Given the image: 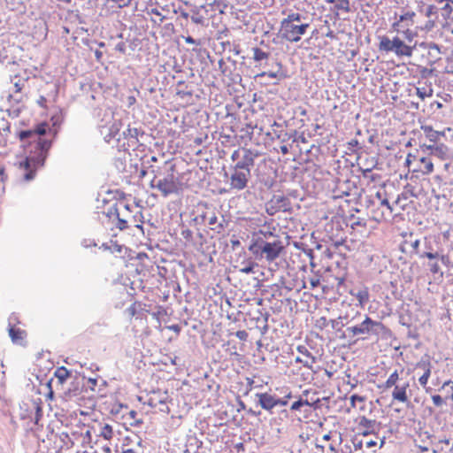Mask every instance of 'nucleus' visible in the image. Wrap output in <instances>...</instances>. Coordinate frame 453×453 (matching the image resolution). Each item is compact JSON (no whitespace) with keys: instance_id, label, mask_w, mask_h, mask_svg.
I'll return each mask as SVG.
<instances>
[{"instance_id":"obj_28","label":"nucleus","mask_w":453,"mask_h":453,"mask_svg":"<svg viewBox=\"0 0 453 453\" xmlns=\"http://www.w3.org/2000/svg\"><path fill=\"white\" fill-rule=\"evenodd\" d=\"M452 4L450 0H448L442 7H439L440 11H441V16L445 19H449L453 12Z\"/></svg>"},{"instance_id":"obj_4","label":"nucleus","mask_w":453,"mask_h":453,"mask_svg":"<svg viewBox=\"0 0 453 453\" xmlns=\"http://www.w3.org/2000/svg\"><path fill=\"white\" fill-rule=\"evenodd\" d=\"M414 47L407 45L398 36H395L392 40L388 36H382L379 44L380 50L394 52L397 57H411Z\"/></svg>"},{"instance_id":"obj_54","label":"nucleus","mask_w":453,"mask_h":453,"mask_svg":"<svg viewBox=\"0 0 453 453\" xmlns=\"http://www.w3.org/2000/svg\"><path fill=\"white\" fill-rule=\"evenodd\" d=\"M432 401L434 404L437 407H441L445 403L443 398L440 395H432Z\"/></svg>"},{"instance_id":"obj_35","label":"nucleus","mask_w":453,"mask_h":453,"mask_svg":"<svg viewBox=\"0 0 453 453\" xmlns=\"http://www.w3.org/2000/svg\"><path fill=\"white\" fill-rule=\"evenodd\" d=\"M344 318L342 317H339L338 319H332L330 322H331V326H332V328L336 330L337 332H343L342 331V327L345 326V324L342 322V319Z\"/></svg>"},{"instance_id":"obj_32","label":"nucleus","mask_w":453,"mask_h":453,"mask_svg":"<svg viewBox=\"0 0 453 453\" xmlns=\"http://www.w3.org/2000/svg\"><path fill=\"white\" fill-rule=\"evenodd\" d=\"M307 405H310V401H308L306 399L304 400L302 397H299L298 400L295 401L291 404L290 410L291 411H300L303 406H307Z\"/></svg>"},{"instance_id":"obj_17","label":"nucleus","mask_w":453,"mask_h":453,"mask_svg":"<svg viewBox=\"0 0 453 453\" xmlns=\"http://www.w3.org/2000/svg\"><path fill=\"white\" fill-rule=\"evenodd\" d=\"M373 337H376L377 340L379 338L388 340L393 337V332L382 322L375 320Z\"/></svg>"},{"instance_id":"obj_1","label":"nucleus","mask_w":453,"mask_h":453,"mask_svg":"<svg viewBox=\"0 0 453 453\" xmlns=\"http://www.w3.org/2000/svg\"><path fill=\"white\" fill-rule=\"evenodd\" d=\"M52 127L46 121H41L32 128L17 133L21 146L28 153L19 162L20 178L24 181L35 179L37 170L45 164L50 149L56 139L58 128L64 121L62 109H58L51 116Z\"/></svg>"},{"instance_id":"obj_16","label":"nucleus","mask_w":453,"mask_h":453,"mask_svg":"<svg viewBox=\"0 0 453 453\" xmlns=\"http://www.w3.org/2000/svg\"><path fill=\"white\" fill-rule=\"evenodd\" d=\"M440 8L435 4H426L423 2L418 4V12L424 14L426 18L438 19Z\"/></svg>"},{"instance_id":"obj_55","label":"nucleus","mask_w":453,"mask_h":453,"mask_svg":"<svg viewBox=\"0 0 453 453\" xmlns=\"http://www.w3.org/2000/svg\"><path fill=\"white\" fill-rule=\"evenodd\" d=\"M225 226H226V220H225L224 217L222 216L221 222L217 223V225L215 226L211 227V229L219 234L222 231H224Z\"/></svg>"},{"instance_id":"obj_59","label":"nucleus","mask_w":453,"mask_h":453,"mask_svg":"<svg viewBox=\"0 0 453 453\" xmlns=\"http://www.w3.org/2000/svg\"><path fill=\"white\" fill-rule=\"evenodd\" d=\"M254 265L250 264L240 269V272L245 274H250L254 273Z\"/></svg>"},{"instance_id":"obj_52","label":"nucleus","mask_w":453,"mask_h":453,"mask_svg":"<svg viewBox=\"0 0 453 453\" xmlns=\"http://www.w3.org/2000/svg\"><path fill=\"white\" fill-rule=\"evenodd\" d=\"M190 19L193 23L197 24V25H203V21H204V18L202 15H200L198 12L193 14L190 17Z\"/></svg>"},{"instance_id":"obj_46","label":"nucleus","mask_w":453,"mask_h":453,"mask_svg":"<svg viewBox=\"0 0 453 453\" xmlns=\"http://www.w3.org/2000/svg\"><path fill=\"white\" fill-rule=\"evenodd\" d=\"M420 258L426 257L429 260H434L439 258V253L438 252H432V251H424L421 254H419Z\"/></svg>"},{"instance_id":"obj_48","label":"nucleus","mask_w":453,"mask_h":453,"mask_svg":"<svg viewBox=\"0 0 453 453\" xmlns=\"http://www.w3.org/2000/svg\"><path fill=\"white\" fill-rule=\"evenodd\" d=\"M380 204L387 209L388 211V214H391L394 211L393 205L389 203L388 199L387 197H384L380 202Z\"/></svg>"},{"instance_id":"obj_30","label":"nucleus","mask_w":453,"mask_h":453,"mask_svg":"<svg viewBox=\"0 0 453 453\" xmlns=\"http://www.w3.org/2000/svg\"><path fill=\"white\" fill-rule=\"evenodd\" d=\"M334 8L338 11H343L347 13L350 12V4L349 0H337Z\"/></svg>"},{"instance_id":"obj_60","label":"nucleus","mask_w":453,"mask_h":453,"mask_svg":"<svg viewBox=\"0 0 453 453\" xmlns=\"http://www.w3.org/2000/svg\"><path fill=\"white\" fill-rule=\"evenodd\" d=\"M176 95L184 98L186 96H192L193 92L186 89H177Z\"/></svg>"},{"instance_id":"obj_2","label":"nucleus","mask_w":453,"mask_h":453,"mask_svg":"<svg viewBox=\"0 0 453 453\" xmlns=\"http://www.w3.org/2000/svg\"><path fill=\"white\" fill-rule=\"evenodd\" d=\"M284 250L285 246L280 238L266 240L264 237H253L249 246V250L257 259H265L269 263L277 259Z\"/></svg>"},{"instance_id":"obj_53","label":"nucleus","mask_w":453,"mask_h":453,"mask_svg":"<svg viewBox=\"0 0 453 453\" xmlns=\"http://www.w3.org/2000/svg\"><path fill=\"white\" fill-rule=\"evenodd\" d=\"M352 443L355 450H359L363 448V441L359 439L357 435L354 436Z\"/></svg>"},{"instance_id":"obj_50","label":"nucleus","mask_w":453,"mask_h":453,"mask_svg":"<svg viewBox=\"0 0 453 453\" xmlns=\"http://www.w3.org/2000/svg\"><path fill=\"white\" fill-rule=\"evenodd\" d=\"M431 375V372L426 371L418 379V382L419 384L422 386V387H426L427 382H428V379Z\"/></svg>"},{"instance_id":"obj_38","label":"nucleus","mask_w":453,"mask_h":453,"mask_svg":"<svg viewBox=\"0 0 453 453\" xmlns=\"http://www.w3.org/2000/svg\"><path fill=\"white\" fill-rule=\"evenodd\" d=\"M416 16L414 12H406L399 16L398 22L411 21L413 24V18Z\"/></svg>"},{"instance_id":"obj_36","label":"nucleus","mask_w":453,"mask_h":453,"mask_svg":"<svg viewBox=\"0 0 453 453\" xmlns=\"http://www.w3.org/2000/svg\"><path fill=\"white\" fill-rule=\"evenodd\" d=\"M81 390L78 386H73L72 388H69L66 391H65V397L71 398L73 396H77L81 394Z\"/></svg>"},{"instance_id":"obj_37","label":"nucleus","mask_w":453,"mask_h":453,"mask_svg":"<svg viewBox=\"0 0 453 453\" xmlns=\"http://www.w3.org/2000/svg\"><path fill=\"white\" fill-rule=\"evenodd\" d=\"M420 47H423L424 49H427L429 50V53H432V50L437 51V53H441L440 46L436 44L435 42H422L420 43Z\"/></svg>"},{"instance_id":"obj_23","label":"nucleus","mask_w":453,"mask_h":453,"mask_svg":"<svg viewBox=\"0 0 453 453\" xmlns=\"http://www.w3.org/2000/svg\"><path fill=\"white\" fill-rule=\"evenodd\" d=\"M268 78V79H275L276 81H280L284 78V75L282 73L277 72H262L261 73H258L256 75L255 79L258 81L260 83H263V79Z\"/></svg>"},{"instance_id":"obj_33","label":"nucleus","mask_w":453,"mask_h":453,"mask_svg":"<svg viewBox=\"0 0 453 453\" xmlns=\"http://www.w3.org/2000/svg\"><path fill=\"white\" fill-rule=\"evenodd\" d=\"M106 217L112 218V217H119V211L118 209V203L114 202L107 210L106 212H104Z\"/></svg>"},{"instance_id":"obj_57","label":"nucleus","mask_w":453,"mask_h":453,"mask_svg":"<svg viewBox=\"0 0 453 453\" xmlns=\"http://www.w3.org/2000/svg\"><path fill=\"white\" fill-rule=\"evenodd\" d=\"M309 282L311 284V288L313 289L320 285V279L319 276H312L309 278Z\"/></svg>"},{"instance_id":"obj_42","label":"nucleus","mask_w":453,"mask_h":453,"mask_svg":"<svg viewBox=\"0 0 453 453\" xmlns=\"http://www.w3.org/2000/svg\"><path fill=\"white\" fill-rule=\"evenodd\" d=\"M137 415V412L135 411H129L128 416L130 418L133 419V421L129 422V425L132 426H138L142 424V419H136L135 417Z\"/></svg>"},{"instance_id":"obj_62","label":"nucleus","mask_w":453,"mask_h":453,"mask_svg":"<svg viewBox=\"0 0 453 453\" xmlns=\"http://www.w3.org/2000/svg\"><path fill=\"white\" fill-rule=\"evenodd\" d=\"M419 244H420L419 240H415V241H414V242H411V248H412V251H411V252H412V253H415L416 255H418V256H419V254H421V253L419 252V250H418V248H419Z\"/></svg>"},{"instance_id":"obj_29","label":"nucleus","mask_w":453,"mask_h":453,"mask_svg":"<svg viewBox=\"0 0 453 453\" xmlns=\"http://www.w3.org/2000/svg\"><path fill=\"white\" fill-rule=\"evenodd\" d=\"M398 380H399L398 372H397V371H395L394 372H392L389 375V377L386 380V382L384 384V388H390L392 387H395L396 386V382H397Z\"/></svg>"},{"instance_id":"obj_13","label":"nucleus","mask_w":453,"mask_h":453,"mask_svg":"<svg viewBox=\"0 0 453 453\" xmlns=\"http://www.w3.org/2000/svg\"><path fill=\"white\" fill-rule=\"evenodd\" d=\"M269 203L273 204L274 210H279L283 212L289 211L291 209L290 200L282 195H273Z\"/></svg>"},{"instance_id":"obj_58","label":"nucleus","mask_w":453,"mask_h":453,"mask_svg":"<svg viewBox=\"0 0 453 453\" xmlns=\"http://www.w3.org/2000/svg\"><path fill=\"white\" fill-rule=\"evenodd\" d=\"M235 336L241 340V341H247L248 337H249V334L247 333V331L245 330H238L236 333H235Z\"/></svg>"},{"instance_id":"obj_47","label":"nucleus","mask_w":453,"mask_h":453,"mask_svg":"<svg viewBox=\"0 0 453 453\" xmlns=\"http://www.w3.org/2000/svg\"><path fill=\"white\" fill-rule=\"evenodd\" d=\"M118 219L117 227L123 231L128 228L127 220L120 218V215L116 218Z\"/></svg>"},{"instance_id":"obj_15","label":"nucleus","mask_w":453,"mask_h":453,"mask_svg":"<svg viewBox=\"0 0 453 453\" xmlns=\"http://www.w3.org/2000/svg\"><path fill=\"white\" fill-rule=\"evenodd\" d=\"M139 134H143V132L136 127H128L122 132V139L127 141V146L135 145L138 142Z\"/></svg>"},{"instance_id":"obj_24","label":"nucleus","mask_w":453,"mask_h":453,"mask_svg":"<svg viewBox=\"0 0 453 453\" xmlns=\"http://www.w3.org/2000/svg\"><path fill=\"white\" fill-rule=\"evenodd\" d=\"M71 372L65 366L58 367L54 372V376L58 379L59 384H64L70 377Z\"/></svg>"},{"instance_id":"obj_61","label":"nucleus","mask_w":453,"mask_h":453,"mask_svg":"<svg viewBox=\"0 0 453 453\" xmlns=\"http://www.w3.org/2000/svg\"><path fill=\"white\" fill-rule=\"evenodd\" d=\"M125 408L126 410H127V405H123L121 403L118 404V405H114L112 408H111V413L113 414V415H118L121 409Z\"/></svg>"},{"instance_id":"obj_8","label":"nucleus","mask_w":453,"mask_h":453,"mask_svg":"<svg viewBox=\"0 0 453 453\" xmlns=\"http://www.w3.org/2000/svg\"><path fill=\"white\" fill-rule=\"evenodd\" d=\"M251 173L236 168H233L230 176V188L232 189L242 190L247 187Z\"/></svg>"},{"instance_id":"obj_5","label":"nucleus","mask_w":453,"mask_h":453,"mask_svg":"<svg viewBox=\"0 0 453 453\" xmlns=\"http://www.w3.org/2000/svg\"><path fill=\"white\" fill-rule=\"evenodd\" d=\"M375 320L372 319L368 315H365V319L355 326H350L346 328L340 338L347 336L362 335L359 339L365 340L368 337H373Z\"/></svg>"},{"instance_id":"obj_34","label":"nucleus","mask_w":453,"mask_h":453,"mask_svg":"<svg viewBox=\"0 0 453 453\" xmlns=\"http://www.w3.org/2000/svg\"><path fill=\"white\" fill-rule=\"evenodd\" d=\"M427 266L429 267V270L433 274H439L440 278L443 277V272L441 270L440 265L437 262H429L427 264Z\"/></svg>"},{"instance_id":"obj_45","label":"nucleus","mask_w":453,"mask_h":453,"mask_svg":"<svg viewBox=\"0 0 453 453\" xmlns=\"http://www.w3.org/2000/svg\"><path fill=\"white\" fill-rule=\"evenodd\" d=\"M256 237H264L266 240H273V238H280V236L275 235L271 231H263V230H260L259 234Z\"/></svg>"},{"instance_id":"obj_3","label":"nucleus","mask_w":453,"mask_h":453,"mask_svg":"<svg viewBox=\"0 0 453 453\" xmlns=\"http://www.w3.org/2000/svg\"><path fill=\"white\" fill-rule=\"evenodd\" d=\"M304 17L298 12L288 15L280 23V33L282 38L288 42H298L310 27L309 23H303Z\"/></svg>"},{"instance_id":"obj_27","label":"nucleus","mask_w":453,"mask_h":453,"mask_svg":"<svg viewBox=\"0 0 453 453\" xmlns=\"http://www.w3.org/2000/svg\"><path fill=\"white\" fill-rule=\"evenodd\" d=\"M253 52H254L253 59L256 62H261L265 59H267L269 57L268 52L264 51L262 49H260L258 47L253 48Z\"/></svg>"},{"instance_id":"obj_7","label":"nucleus","mask_w":453,"mask_h":453,"mask_svg":"<svg viewBox=\"0 0 453 453\" xmlns=\"http://www.w3.org/2000/svg\"><path fill=\"white\" fill-rule=\"evenodd\" d=\"M420 149L424 153L430 157H437L441 160H446L451 157L452 150L443 142L438 144H420Z\"/></svg>"},{"instance_id":"obj_18","label":"nucleus","mask_w":453,"mask_h":453,"mask_svg":"<svg viewBox=\"0 0 453 453\" xmlns=\"http://www.w3.org/2000/svg\"><path fill=\"white\" fill-rule=\"evenodd\" d=\"M409 386V382H404L402 385H396L392 392L393 399L401 403H406L408 401L407 389Z\"/></svg>"},{"instance_id":"obj_25","label":"nucleus","mask_w":453,"mask_h":453,"mask_svg":"<svg viewBox=\"0 0 453 453\" xmlns=\"http://www.w3.org/2000/svg\"><path fill=\"white\" fill-rule=\"evenodd\" d=\"M295 247L296 249L302 250V251L310 258L311 265L312 267H315V264L313 262V259H314V252H313V250L311 249L308 248L303 243L296 242L295 243Z\"/></svg>"},{"instance_id":"obj_9","label":"nucleus","mask_w":453,"mask_h":453,"mask_svg":"<svg viewBox=\"0 0 453 453\" xmlns=\"http://www.w3.org/2000/svg\"><path fill=\"white\" fill-rule=\"evenodd\" d=\"M242 156L234 166L236 169L250 173L251 167L254 166L255 158L258 156L257 151L250 149H242Z\"/></svg>"},{"instance_id":"obj_51","label":"nucleus","mask_w":453,"mask_h":453,"mask_svg":"<svg viewBox=\"0 0 453 453\" xmlns=\"http://www.w3.org/2000/svg\"><path fill=\"white\" fill-rule=\"evenodd\" d=\"M296 134H297V132L296 130H292L290 134L288 135V139H292L293 142H306V139L303 135H299L297 138H296Z\"/></svg>"},{"instance_id":"obj_21","label":"nucleus","mask_w":453,"mask_h":453,"mask_svg":"<svg viewBox=\"0 0 453 453\" xmlns=\"http://www.w3.org/2000/svg\"><path fill=\"white\" fill-rule=\"evenodd\" d=\"M370 161H371V163H372L371 167L364 168V167L360 166L358 168V171L361 172L364 178H369L372 181H375L377 180V178L379 177V174H370V173H372V169L377 167L379 158L377 157H372Z\"/></svg>"},{"instance_id":"obj_43","label":"nucleus","mask_w":453,"mask_h":453,"mask_svg":"<svg viewBox=\"0 0 453 453\" xmlns=\"http://www.w3.org/2000/svg\"><path fill=\"white\" fill-rule=\"evenodd\" d=\"M35 408V413L34 417V423L35 425L39 426V423L42 418V408L38 404H36Z\"/></svg>"},{"instance_id":"obj_31","label":"nucleus","mask_w":453,"mask_h":453,"mask_svg":"<svg viewBox=\"0 0 453 453\" xmlns=\"http://www.w3.org/2000/svg\"><path fill=\"white\" fill-rule=\"evenodd\" d=\"M69 19L73 22H78L79 24H85V19L80 13L78 10L70 11L68 12Z\"/></svg>"},{"instance_id":"obj_19","label":"nucleus","mask_w":453,"mask_h":453,"mask_svg":"<svg viewBox=\"0 0 453 453\" xmlns=\"http://www.w3.org/2000/svg\"><path fill=\"white\" fill-rule=\"evenodd\" d=\"M9 335L12 339V342L15 344L22 345L24 338L26 336V332L19 327L9 325Z\"/></svg>"},{"instance_id":"obj_12","label":"nucleus","mask_w":453,"mask_h":453,"mask_svg":"<svg viewBox=\"0 0 453 453\" xmlns=\"http://www.w3.org/2000/svg\"><path fill=\"white\" fill-rule=\"evenodd\" d=\"M421 129L424 132L426 138L429 141V144H438L442 142L445 139L444 131H436L431 126H421Z\"/></svg>"},{"instance_id":"obj_49","label":"nucleus","mask_w":453,"mask_h":453,"mask_svg":"<svg viewBox=\"0 0 453 453\" xmlns=\"http://www.w3.org/2000/svg\"><path fill=\"white\" fill-rule=\"evenodd\" d=\"M166 403V400L165 399H158V400H156L154 397H150L149 400H148V404L153 408L157 407V404H163L165 405Z\"/></svg>"},{"instance_id":"obj_26","label":"nucleus","mask_w":453,"mask_h":453,"mask_svg":"<svg viewBox=\"0 0 453 453\" xmlns=\"http://www.w3.org/2000/svg\"><path fill=\"white\" fill-rule=\"evenodd\" d=\"M98 435L105 440L111 439L113 436L112 426L109 424H104V426H100Z\"/></svg>"},{"instance_id":"obj_41","label":"nucleus","mask_w":453,"mask_h":453,"mask_svg":"<svg viewBox=\"0 0 453 453\" xmlns=\"http://www.w3.org/2000/svg\"><path fill=\"white\" fill-rule=\"evenodd\" d=\"M417 367L424 370V372H426V371L431 372L432 365H431V362L428 359H426V360L421 359L417 364Z\"/></svg>"},{"instance_id":"obj_20","label":"nucleus","mask_w":453,"mask_h":453,"mask_svg":"<svg viewBox=\"0 0 453 453\" xmlns=\"http://www.w3.org/2000/svg\"><path fill=\"white\" fill-rule=\"evenodd\" d=\"M377 425L376 420L369 419L366 417L363 416L359 421V426L364 427L365 430L359 432V435L367 436L373 433L374 426Z\"/></svg>"},{"instance_id":"obj_56","label":"nucleus","mask_w":453,"mask_h":453,"mask_svg":"<svg viewBox=\"0 0 453 453\" xmlns=\"http://www.w3.org/2000/svg\"><path fill=\"white\" fill-rule=\"evenodd\" d=\"M436 20H437V19H435V18L428 19V20L425 24L424 28L427 31H431L433 28H434Z\"/></svg>"},{"instance_id":"obj_44","label":"nucleus","mask_w":453,"mask_h":453,"mask_svg":"<svg viewBox=\"0 0 453 453\" xmlns=\"http://www.w3.org/2000/svg\"><path fill=\"white\" fill-rule=\"evenodd\" d=\"M297 350L301 354H303V355L308 357L309 358H311V363H315L316 362V357L306 349V347H304V346H298L297 347Z\"/></svg>"},{"instance_id":"obj_22","label":"nucleus","mask_w":453,"mask_h":453,"mask_svg":"<svg viewBox=\"0 0 453 453\" xmlns=\"http://www.w3.org/2000/svg\"><path fill=\"white\" fill-rule=\"evenodd\" d=\"M0 122L2 123L0 127V146H4L11 133V126L4 119H2Z\"/></svg>"},{"instance_id":"obj_6","label":"nucleus","mask_w":453,"mask_h":453,"mask_svg":"<svg viewBox=\"0 0 453 453\" xmlns=\"http://www.w3.org/2000/svg\"><path fill=\"white\" fill-rule=\"evenodd\" d=\"M174 165H172L169 173L164 178L159 179L155 185L164 197L180 192L179 180L174 176Z\"/></svg>"},{"instance_id":"obj_64","label":"nucleus","mask_w":453,"mask_h":453,"mask_svg":"<svg viewBox=\"0 0 453 453\" xmlns=\"http://www.w3.org/2000/svg\"><path fill=\"white\" fill-rule=\"evenodd\" d=\"M416 94L422 100L427 96V93L425 88H416Z\"/></svg>"},{"instance_id":"obj_10","label":"nucleus","mask_w":453,"mask_h":453,"mask_svg":"<svg viewBox=\"0 0 453 453\" xmlns=\"http://www.w3.org/2000/svg\"><path fill=\"white\" fill-rule=\"evenodd\" d=\"M120 127L121 123L119 121H114L109 127V133L104 136V140L107 142H110L111 140H116L118 142L117 147L119 150H127V148H126V142H123L121 143L122 133H120Z\"/></svg>"},{"instance_id":"obj_40","label":"nucleus","mask_w":453,"mask_h":453,"mask_svg":"<svg viewBox=\"0 0 453 453\" xmlns=\"http://www.w3.org/2000/svg\"><path fill=\"white\" fill-rule=\"evenodd\" d=\"M104 249H109L111 253H121L123 249L125 248L123 245L118 244L117 242L112 243L111 246H107L106 244L103 245Z\"/></svg>"},{"instance_id":"obj_11","label":"nucleus","mask_w":453,"mask_h":453,"mask_svg":"<svg viewBox=\"0 0 453 453\" xmlns=\"http://www.w3.org/2000/svg\"><path fill=\"white\" fill-rule=\"evenodd\" d=\"M256 398L257 404L264 410L271 411L278 404H283V402H276V396L268 393H257Z\"/></svg>"},{"instance_id":"obj_39","label":"nucleus","mask_w":453,"mask_h":453,"mask_svg":"<svg viewBox=\"0 0 453 453\" xmlns=\"http://www.w3.org/2000/svg\"><path fill=\"white\" fill-rule=\"evenodd\" d=\"M356 297L360 303H365L369 300V293L367 290H359L356 295Z\"/></svg>"},{"instance_id":"obj_14","label":"nucleus","mask_w":453,"mask_h":453,"mask_svg":"<svg viewBox=\"0 0 453 453\" xmlns=\"http://www.w3.org/2000/svg\"><path fill=\"white\" fill-rule=\"evenodd\" d=\"M434 171V163L430 156H422L418 159L417 167L413 172H420L423 174H430Z\"/></svg>"},{"instance_id":"obj_63","label":"nucleus","mask_w":453,"mask_h":453,"mask_svg":"<svg viewBox=\"0 0 453 453\" xmlns=\"http://www.w3.org/2000/svg\"><path fill=\"white\" fill-rule=\"evenodd\" d=\"M296 363H301L304 367H307L309 369H312V364L311 361L309 362L308 360H303L300 357H296Z\"/></svg>"}]
</instances>
